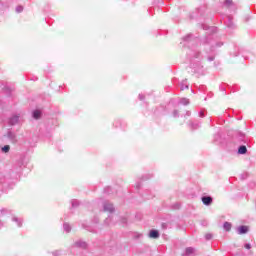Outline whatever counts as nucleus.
<instances>
[{"label": "nucleus", "mask_w": 256, "mask_h": 256, "mask_svg": "<svg viewBox=\"0 0 256 256\" xmlns=\"http://www.w3.org/2000/svg\"><path fill=\"white\" fill-rule=\"evenodd\" d=\"M244 247H245V249H251V244L246 243V244L244 245Z\"/></svg>", "instance_id": "38"}, {"label": "nucleus", "mask_w": 256, "mask_h": 256, "mask_svg": "<svg viewBox=\"0 0 256 256\" xmlns=\"http://www.w3.org/2000/svg\"><path fill=\"white\" fill-rule=\"evenodd\" d=\"M202 29H204V31H211V33H215V31H217V28L212 26L209 27L207 24H202Z\"/></svg>", "instance_id": "15"}, {"label": "nucleus", "mask_w": 256, "mask_h": 256, "mask_svg": "<svg viewBox=\"0 0 256 256\" xmlns=\"http://www.w3.org/2000/svg\"><path fill=\"white\" fill-rule=\"evenodd\" d=\"M112 191H113V188L109 186L104 188V193H106V195H111Z\"/></svg>", "instance_id": "28"}, {"label": "nucleus", "mask_w": 256, "mask_h": 256, "mask_svg": "<svg viewBox=\"0 0 256 256\" xmlns=\"http://www.w3.org/2000/svg\"><path fill=\"white\" fill-rule=\"evenodd\" d=\"M147 199H151V197H147Z\"/></svg>", "instance_id": "43"}, {"label": "nucleus", "mask_w": 256, "mask_h": 256, "mask_svg": "<svg viewBox=\"0 0 256 256\" xmlns=\"http://www.w3.org/2000/svg\"><path fill=\"white\" fill-rule=\"evenodd\" d=\"M63 229L66 233H71V225H69V223H64Z\"/></svg>", "instance_id": "22"}, {"label": "nucleus", "mask_w": 256, "mask_h": 256, "mask_svg": "<svg viewBox=\"0 0 256 256\" xmlns=\"http://www.w3.org/2000/svg\"><path fill=\"white\" fill-rule=\"evenodd\" d=\"M6 181L7 179H5V176H3V174H0V184L3 185Z\"/></svg>", "instance_id": "29"}, {"label": "nucleus", "mask_w": 256, "mask_h": 256, "mask_svg": "<svg viewBox=\"0 0 256 256\" xmlns=\"http://www.w3.org/2000/svg\"><path fill=\"white\" fill-rule=\"evenodd\" d=\"M16 13H23V6H21V5L17 6Z\"/></svg>", "instance_id": "30"}, {"label": "nucleus", "mask_w": 256, "mask_h": 256, "mask_svg": "<svg viewBox=\"0 0 256 256\" xmlns=\"http://www.w3.org/2000/svg\"><path fill=\"white\" fill-rule=\"evenodd\" d=\"M202 44L206 53L212 54L207 57V61H215V53H217V49L223 47V42L217 41L213 34H210L203 39Z\"/></svg>", "instance_id": "1"}, {"label": "nucleus", "mask_w": 256, "mask_h": 256, "mask_svg": "<svg viewBox=\"0 0 256 256\" xmlns=\"http://www.w3.org/2000/svg\"><path fill=\"white\" fill-rule=\"evenodd\" d=\"M159 231L158 230H155V229H152L150 230L149 232V237L150 239H159Z\"/></svg>", "instance_id": "12"}, {"label": "nucleus", "mask_w": 256, "mask_h": 256, "mask_svg": "<svg viewBox=\"0 0 256 256\" xmlns=\"http://www.w3.org/2000/svg\"><path fill=\"white\" fill-rule=\"evenodd\" d=\"M223 228H224L225 231H231V223L225 222L223 224Z\"/></svg>", "instance_id": "25"}, {"label": "nucleus", "mask_w": 256, "mask_h": 256, "mask_svg": "<svg viewBox=\"0 0 256 256\" xmlns=\"http://www.w3.org/2000/svg\"><path fill=\"white\" fill-rule=\"evenodd\" d=\"M11 221L12 223H15L17 227H23V218L18 216H12Z\"/></svg>", "instance_id": "7"}, {"label": "nucleus", "mask_w": 256, "mask_h": 256, "mask_svg": "<svg viewBox=\"0 0 256 256\" xmlns=\"http://www.w3.org/2000/svg\"><path fill=\"white\" fill-rule=\"evenodd\" d=\"M103 211L106 213H114L115 212V207L113 204L109 201H105L103 203Z\"/></svg>", "instance_id": "4"}, {"label": "nucleus", "mask_w": 256, "mask_h": 256, "mask_svg": "<svg viewBox=\"0 0 256 256\" xmlns=\"http://www.w3.org/2000/svg\"><path fill=\"white\" fill-rule=\"evenodd\" d=\"M113 217H115V219H117V216H109L108 218H106L104 220L105 225H113L114 223L111 222V219H113Z\"/></svg>", "instance_id": "20"}, {"label": "nucleus", "mask_w": 256, "mask_h": 256, "mask_svg": "<svg viewBox=\"0 0 256 256\" xmlns=\"http://www.w3.org/2000/svg\"><path fill=\"white\" fill-rule=\"evenodd\" d=\"M19 115H13L8 119V125H10L11 127L18 125L19 124Z\"/></svg>", "instance_id": "5"}, {"label": "nucleus", "mask_w": 256, "mask_h": 256, "mask_svg": "<svg viewBox=\"0 0 256 256\" xmlns=\"http://www.w3.org/2000/svg\"><path fill=\"white\" fill-rule=\"evenodd\" d=\"M247 153V146L241 145L238 148V155H246Z\"/></svg>", "instance_id": "17"}, {"label": "nucleus", "mask_w": 256, "mask_h": 256, "mask_svg": "<svg viewBox=\"0 0 256 256\" xmlns=\"http://www.w3.org/2000/svg\"><path fill=\"white\" fill-rule=\"evenodd\" d=\"M195 255V248L193 247H187L185 249V252L182 254V256H193Z\"/></svg>", "instance_id": "11"}, {"label": "nucleus", "mask_w": 256, "mask_h": 256, "mask_svg": "<svg viewBox=\"0 0 256 256\" xmlns=\"http://www.w3.org/2000/svg\"><path fill=\"white\" fill-rule=\"evenodd\" d=\"M187 55L190 59V68L192 69L193 73H197L198 75H203V65H201V52L197 50L195 47H191L187 51Z\"/></svg>", "instance_id": "2"}, {"label": "nucleus", "mask_w": 256, "mask_h": 256, "mask_svg": "<svg viewBox=\"0 0 256 256\" xmlns=\"http://www.w3.org/2000/svg\"><path fill=\"white\" fill-rule=\"evenodd\" d=\"M147 179H151V175H146L142 177V181H147Z\"/></svg>", "instance_id": "34"}, {"label": "nucleus", "mask_w": 256, "mask_h": 256, "mask_svg": "<svg viewBox=\"0 0 256 256\" xmlns=\"http://www.w3.org/2000/svg\"><path fill=\"white\" fill-rule=\"evenodd\" d=\"M210 239H213V235L212 234H206L205 235V240L210 241Z\"/></svg>", "instance_id": "31"}, {"label": "nucleus", "mask_w": 256, "mask_h": 256, "mask_svg": "<svg viewBox=\"0 0 256 256\" xmlns=\"http://www.w3.org/2000/svg\"><path fill=\"white\" fill-rule=\"evenodd\" d=\"M74 247H77L78 249H87V242L83 240H77L74 242Z\"/></svg>", "instance_id": "8"}, {"label": "nucleus", "mask_w": 256, "mask_h": 256, "mask_svg": "<svg viewBox=\"0 0 256 256\" xmlns=\"http://www.w3.org/2000/svg\"><path fill=\"white\" fill-rule=\"evenodd\" d=\"M188 127H190L193 131H195V129H199V127H201V123L190 121L188 123Z\"/></svg>", "instance_id": "14"}, {"label": "nucleus", "mask_w": 256, "mask_h": 256, "mask_svg": "<svg viewBox=\"0 0 256 256\" xmlns=\"http://www.w3.org/2000/svg\"><path fill=\"white\" fill-rule=\"evenodd\" d=\"M2 153H9L11 151V146L5 145L1 148Z\"/></svg>", "instance_id": "23"}, {"label": "nucleus", "mask_w": 256, "mask_h": 256, "mask_svg": "<svg viewBox=\"0 0 256 256\" xmlns=\"http://www.w3.org/2000/svg\"><path fill=\"white\" fill-rule=\"evenodd\" d=\"M237 231H238V235H245L246 233H249V227L242 225L238 227Z\"/></svg>", "instance_id": "10"}, {"label": "nucleus", "mask_w": 256, "mask_h": 256, "mask_svg": "<svg viewBox=\"0 0 256 256\" xmlns=\"http://www.w3.org/2000/svg\"><path fill=\"white\" fill-rule=\"evenodd\" d=\"M135 187H136V189H141V182H136Z\"/></svg>", "instance_id": "37"}, {"label": "nucleus", "mask_w": 256, "mask_h": 256, "mask_svg": "<svg viewBox=\"0 0 256 256\" xmlns=\"http://www.w3.org/2000/svg\"><path fill=\"white\" fill-rule=\"evenodd\" d=\"M199 117H205V112L203 111V110H201L200 112H199Z\"/></svg>", "instance_id": "36"}, {"label": "nucleus", "mask_w": 256, "mask_h": 256, "mask_svg": "<svg viewBox=\"0 0 256 256\" xmlns=\"http://www.w3.org/2000/svg\"><path fill=\"white\" fill-rule=\"evenodd\" d=\"M219 139H221V134L217 133L214 135V141L215 143H221V141H219Z\"/></svg>", "instance_id": "27"}, {"label": "nucleus", "mask_w": 256, "mask_h": 256, "mask_svg": "<svg viewBox=\"0 0 256 256\" xmlns=\"http://www.w3.org/2000/svg\"><path fill=\"white\" fill-rule=\"evenodd\" d=\"M201 201H202L203 205H205L206 207H209L210 205L213 204V197H211V196H202Z\"/></svg>", "instance_id": "6"}, {"label": "nucleus", "mask_w": 256, "mask_h": 256, "mask_svg": "<svg viewBox=\"0 0 256 256\" xmlns=\"http://www.w3.org/2000/svg\"><path fill=\"white\" fill-rule=\"evenodd\" d=\"M180 89H181V91H185V89H189V84H187V80H183L180 83Z\"/></svg>", "instance_id": "18"}, {"label": "nucleus", "mask_w": 256, "mask_h": 256, "mask_svg": "<svg viewBox=\"0 0 256 256\" xmlns=\"http://www.w3.org/2000/svg\"><path fill=\"white\" fill-rule=\"evenodd\" d=\"M186 117H191V111L186 112Z\"/></svg>", "instance_id": "41"}, {"label": "nucleus", "mask_w": 256, "mask_h": 256, "mask_svg": "<svg viewBox=\"0 0 256 256\" xmlns=\"http://www.w3.org/2000/svg\"><path fill=\"white\" fill-rule=\"evenodd\" d=\"M239 135H240L241 138L245 137V134H243L241 132L239 133Z\"/></svg>", "instance_id": "42"}, {"label": "nucleus", "mask_w": 256, "mask_h": 256, "mask_svg": "<svg viewBox=\"0 0 256 256\" xmlns=\"http://www.w3.org/2000/svg\"><path fill=\"white\" fill-rule=\"evenodd\" d=\"M139 99L140 101H143V99H145V96L143 94H139Z\"/></svg>", "instance_id": "39"}, {"label": "nucleus", "mask_w": 256, "mask_h": 256, "mask_svg": "<svg viewBox=\"0 0 256 256\" xmlns=\"http://www.w3.org/2000/svg\"><path fill=\"white\" fill-rule=\"evenodd\" d=\"M79 205H80L79 200H77V199L71 200V206L73 209L77 208Z\"/></svg>", "instance_id": "21"}, {"label": "nucleus", "mask_w": 256, "mask_h": 256, "mask_svg": "<svg viewBox=\"0 0 256 256\" xmlns=\"http://www.w3.org/2000/svg\"><path fill=\"white\" fill-rule=\"evenodd\" d=\"M184 45H195L197 38H193V34H188L183 38Z\"/></svg>", "instance_id": "3"}, {"label": "nucleus", "mask_w": 256, "mask_h": 256, "mask_svg": "<svg viewBox=\"0 0 256 256\" xmlns=\"http://www.w3.org/2000/svg\"><path fill=\"white\" fill-rule=\"evenodd\" d=\"M7 137L12 143H15V141H17V135H15L13 131H8Z\"/></svg>", "instance_id": "13"}, {"label": "nucleus", "mask_w": 256, "mask_h": 256, "mask_svg": "<svg viewBox=\"0 0 256 256\" xmlns=\"http://www.w3.org/2000/svg\"><path fill=\"white\" fill-rule=\"evenodd\" d=\"M9 213V211L7 209H1L0 210V219H3V217H5V215H7Z\"/></svg>", "instance_id": "24"}, {"label": "nucleus", "mask_w": 256, "mask_h": 256, "mask_svg": "<svg viewBox=\"0 0 256 256\" xmlns=\"http://www.w3.org/2000/svg\"><path fill=\"white\" fill-rule=\"evenodd\" d=\"M122 223L125 225L127 223V218H122Z\"/></svg>", "instance_id": "40"}, {"label": "nucleus", "mask_w": 256, "mask_h": 256, "mask_svg": "<svg viewBox=\"0 0 256 256\" xmlns=\"http://www.w3.org/2000/svg\"><path fill=\"white\" fill-rule=\"evenodd\" d=\"M52 255H54V256H59V255H61V251L56 250V251H54V252L52 253Z\"/></svg>", "instance_id": "33"}, {"label": "nucleus", "mask_w": 256, "mask_h": 256, "mask_svg": "<svg viewBox=\"0 0 256 256\" xmlns=\"http://www.w3.org/2000/svg\"><path fill=\"white\" fill-rule=\"evenodd\" d=\"M32 117H33V119H41V111H39V110H34V111L32 112Z\"/></svg>", "instance_id": "19"}, {"label": "nucleus", "mask_w": 256, "mask_h": 256, "mask_svg": "<svg viewBox=\"0 0 256 256\" xmlns=\"http://www.w3.org/2000/svg\"><path fill=\"white\" fill-rule=\"evenodd\" d=\"M224 7H227V9H233L235 4H233V0H225Z\"/></svg>", "instance_id": "16"}, {"label": "nucleus", "mask_w": 256, "mask_h": 256, "mask_svg": "<svg viewBox=\"0 0 256 256\" xmlns=\"http://www.w3.org/2000/svg\"><path fill=\"white\" fill-rule=\"evenodd\" d=\"M172 115H173V117H179V111L174 110Z\"/></svg>", "instance_id": "32"}, {"label": "nucleus", "mask_w": 256, "mask_h": 256, "mask_svg": "<svg viewBox=\"0 0 256 256\" xmlns=\"http://www.w3.org/2000/svg\"><path fill=\"white\" fill-rule=\"evenodd\" d=\"M225 23H226V27H228V29H235V24L233 23V17L227 16Z\"/></svg>", "instance_id": "9"}, {"label": "nucleus", "mask_w": 256, "mask_h": 256, "mask_svg": "<svg viewBox=\"0 0 256 256\" xmlns=\"http://www.w3.org/2000/svg\"><path fill=\"white\" fill-rule=\"evenodd\" d=\"M179 103H180L181 105H189V99H187V98H181L180 101H179Z\"/></svg>", "instance_id": "26"}, {"label": "nucleus", "mask_w": 256, "mask_h": 256, "mask_svg": "<svg viewBox=\"0 0 256 256\" xmlns=\"http://www.w3.org/2000/svg\"><path fill=\"white\" fill-rule=\"evenodd\" d=\"M180 207H181V204L176 203L174 204L173 209H180Z\"/></svg>", "instance_id": "35"}]
</instances>
